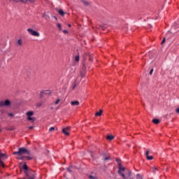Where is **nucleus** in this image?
Returning <instances> with one entry per match:
<instances>
[{
	"label": "nucleus",
	"mask_w": 179,
	"mask_h": 179,
	"mask_svg": "<svg viewBox=\"0 0 179 179\" xmlns=\"http://www.w3.org/2000/svg\"><path fill=\"white\" fill-rule=\"evenodd\" d=\"M13 155H17V156H22V155H30V151L25 148H20L18 151L13 152Z\"/></svg>",
	"instance_id": "nucleus-1"
},
{
	"label": "nucleus",
	"mask_w": 179,
	"mask_h": 179,
	"mask_svg": "<svg viewBox=\"0 0 179 179\" xmlns=\"http://www.w3.org/2000/svg\"><path fill=\"white\" fill-rule=\"evenodd\" d=\"M27 120L31 121V122H34L36 121V117H31V115H34V112L33 111H28L27 113Z\"/></svg>",
	"instance_id": "nucleus-2"
},
{
	"label": "nucleus",
	"mask_w": 179,
	"mask_h": 179,
	"mask_svg": "<svg viewBox=\"0 0 179 179\" xmlns=\"http://www.w3.org/2000/svg\"><path fill=\"white\" fill-rule=\"evenodd\" d=\"M28 33L31 34V36H34L35 37H40V33L36 31L33 30V29L29 28L27 29Z\"/></svg>",
	"instance_id": "nucleus-3"
},
{
	"label": "nucleus",
	"mask_w": 179,
	"mask_h": 179,
	"mask_svg": "<svg viewBox=\"0 0 179 179\" xmlns=\"http://www.w3.org/2000/svg\"><path fill=\"white\" fill-rule=\"evenodd\" d=\"M9 106H10V101L9 99L0 101V107H9Z\"/></svg>",
	"instance_id": "nucleus-4"
},
{
	"label": "nucleus",
	"mask_w": 179,
	"mask_h": 179,
	"mask_svg": "<svg viewBox=\"0 0 179 179\" xmlns=\"http://www.w3.org/2000/svg\"><path fill=\"white\" fill-rule=\"evenodd\" d=\"M122 171H125V168L121 166V165L119 166V170H118V173L122 176V177L125 179V175Z\"/></svg>",
	"instance_id": "nucleus-5"
},
{
	"label": "nucleus",
	"mask_w": 179,
	"mask_h": 179,
	"mask_svg": "<svg viewBox=\"0 0 179 179\" xmlns=\"http://www.w3.org/2000/svg\"><path fill=\"white\" fill-rule=\"evenodd\" d=\"M2 157H5V154L0 153V166L1 167H5V164L2 162Z\"/></svg>",
	"instance_id": "nucleus-6"
},
{
	"label": "nucleus",
	"mask_w": 179,
	"mask_h": 179,
	"mask_svg": "<svg viewBox=\"0 0 179 179\" xmlns=\"http://www.w3.org/2000/svg\"><path fill=\"white\" fill-rule=\"evenodd\" d=\"M63 134L68 136L69 135V127H66L62 129Z\"/></svg>",
	"instance_id": "nucleus-7"
},
{
	"label": "nucleus",
	"mask_w": 179,
	"mask_h": 179,
	"mask_svg": "<svg viewBox=\"0 0 179 179\" xmlns=\"http://www.w3.org/2000/svg\"><path fill=\"white\" fill-rule=\"evenodd\" d=\"M145 156H146L147 159L153 160V156H149V150H147L145 152Z\"/></svg>",
	"instance_id": "nucleus-8"
},
{
	"label": "nucleus",
	"mask_w": 179,
	"mask_h": 179,
	"mask_svg": "<svg viewBox=\"0 0 179 179\" xmlns=\"http://www.w3.org/2000/svg\"><path fill=\"white\" fill-rule=\"evenodd\" d=\"M57 13H59V15H60V16H65V12H64V10H62V9H60V10H59V9H57Z\"/></svg>",
	"instance_id": "nucleus-9"
},
{
	"label": "nucleus",
	"mask_w": 179,
	"mask_h": 179,
	"mask_svg": "<svg viewBox=\"0 0 179 179\" xmlns=\"http://www.w3.org/2000/svg\"><path fill=\"white\" fill-rule=\"evenodd\" d=\"M20 159V160H24V159H27V160H31L33 159V157H29V156H22Z\"/></svg>",
	"instance_id": "nucleus-10"
},
{
	"label": "nucleus",
	"mask_w": 179,
	"mask_h": 179,
	"mask_svg": "<svg viewBox=\"0 0 179 179\" xmlns=\"http://www.w3.org/2000/svg\"><path fill=\"white\" fill-rule=\"evenodd\" d=\"M43 94H51V92H50V91H44V92H41V97H43Z\"/></svg>",
	"instance_id": "nucleus-11"
},
{
	"label": "nucleus",
	"mask_w": 179,
	"mask_h": 179,
	"mask_svg": "<svg viewBox=\"0 0 179 179\" xmlns=\"http://www.w3.org/2000/svg\"><path fill=\"white\" fill-rule=\"evenodd\" d=\"M71 106H79L80 103L78 101H73L71 102Z\"/></svg>",
	"instance_id": "nucleus-12"
},
{
	"label": "nucleus",
	"mask_w": 179,
	"mask_h": 179,
	"mask_svg": "<svg viewBox=\"0 0 179 179\" xmlns=\"http://www.w3.org/2000/svg\"><path fill=\"white\" fill-rule=\"evenodd\" d=\"M103 114V110H100L99 112H96L95 114L96 117H100Z\"/></svg>",
	"instance_id": "nucleus-13"
},
{
	"label": "nucleus",
	"mask_w": 179,
	"mask_h": 179,
	"mask_svg": "<svg viewBox=\"0 0 179 179\" xmlns=\"http://www.w3.org/2000/svg\"><path fill=\"white\" fill-rule=\"evenodd\" d=\"M152 122L153 124H157L160 123V120H159V119H153Z\"/></svg>",
	"instance_id": "nucleus-14"
},
{
	"label": "nucleus",
	"mask_w": 179,
	"mask_h": 179,
	"mask_svg": "<svg viewBox=\"0 0 179 179\" xmlns=\"http://www.w3.org/2000/svg\"><path fill=\"white\" fill-rule=\"evenodd\" d=\"M106 139H108V141H113V139H114V136L112 135H109L106 137Z\"/></svg>",
	"instance_id": "nucleus-15"
},
{
	"label": "nucleus",
	"mask_w": 179,
	"mask_h": 179,
	"mask_svg": "<svg viewBox=\"0 0 179 179\" xmlns=\"http://www.w3.org/2000/svg\"><path fill=\"white\" fill-rule=\"evenodd\" d=\"M103 156L104 162H107V160H111V157L110 156H108V157H104V155H103Z\"/></svg>",
	"instance_id": "nucleus-16"
},
{
	"label": "nucleus",
	"mask_w": 179,
	"mask_h": 179,
	"mask_svg": "<svg viewBox=\"0 0 179 179\" xmlns=\"http://www.w3.org/2000/svg\"><path fill=\"white\" fill-rule=\"evenodd\" d=\"M22 169L23 170H26V171L29 170V167L26 164L22 166Z\"/></svg>",
	"instance_id": "nucleus-17"
},
{
	"label": "nucleus",
	"mask_w": 179,
	"mask_h": 179,
	"mask_svg": "<svg viewBox=\"0 0 179 179\" xmlns=\"http://www.w3.org/2000/svg\"><path fill=\"white\" fill-rule=\"evenodd\" d=\"M17 44H18V45H22V44H23L22 39H19L17 42Z\"/></svg>",
	"instance_id": "nucleus-18"
},
{
	"label": "nucleus",
	"mask_w": 179,
	"mask_h": 179,
	"mask_svg": "<svg viewBox=\"0 0 179 179\" xmlns=\"http://www.w3.org/2000/svg\"><path fill=\"white\" fill-rule=\"evenodd\" d=\"M57 27L59 28V30H62V25H61V24L58 23V24H57Z\"/></svg>",
	"instance_id": "nucleus-19"
},
{
	"label": "nucleus",
	"mask_w": 179,
	"mask_h": 179,
	"mask_svg": "<svg viewBox=\"0 0 179 179\" xmlns=\"http://www.w3.org/2000/svg\"><path fill=\"white\" fill-rule=\"evenodd\" d=\"M75 61H76V62H78V61H79V55L76 56V57H75Z\"/></svg>",
	"instance_id": "nucleus-20"
},
{
	"label": "nucleus",
	"mask_w": 179,
	"mask_h": 179,
	"mask_svg": "<svg viewBox=\"0 0 179 179\" xmlns=\"http://www.w3.org/2000/svg\"><path fill=\"white\" fill-rule=\"evenodd\" d=\"M59 101H61L60 99H57V101L55 102V106H57V104H58Z\"/></svg>",
	"instance_id": "nucleus-21"
},
{
	"label": "nucleus",
	"mask_w": 179,
	"mask_h": 179,
	"mask_svg": "<svg viewBox=\"0 0 179 179\" xmlns=\"http://www.w3.org/2000/svg\"><path fill=\"white\" fill-rule=\"evenodd\" d=\"M71 169H72V166L67 168V170L69 173H72V170H71Z\"/></svg>",
	"instance_id": "nucleus-22"
},
{
	"label": "nucleus",
	"mask_w": 179,
	"mask_h": 179,
	"mask_svg": "<svg viewBox=\"0 0 179 179\" xmlns=\"http://www.w3.org/2000/svg\"><path fill=\"white\" fill-rule=\"evenodd\" d=\"M55 127H50V128L49 129V131H50V132H51V131H55Z\"/></svg>",
	"instance_id": "nucleus-23"
},
{
	"label": "nucleus",
	"mask_w": 179,
	"mask_h": 179,
	"mask_svg": "<svg viewBox=\"0 0 179 179\" xmlns=\"http://www.w3.org/2000/svg\"><path fill=\"white\" fill-rule=\"evenodd\" d=\"M165 42H166V38H164L162 41L161 42V44H164Z\"/></svg>",
	"instance_id": "nucleus-24"
},
{
	"label": "nucleus",
	"mask_w": 179,
	"mask_h": 179,
	"mask_svg": "<svg viewBox=\"0 0 179 179\" xmlns=\"http://www.w3.org/2000/svg\"><path fill=\"white\" fill-rule=\"evenodd\" d=\"M8 115L9 117H13V113H8Z\"/></svg>",
	"instance_id": "nucleus-25"
},
{
	"label": "nucleus",
	"mask_w": 179,
	"mask_h": 179,
	"mask_svg": "<svg viewBox=\"0 0 179 179\" xmlns=\"http://www.w3.org/2000/svg\"><path fill=\"white\" fill-rule=\"evenodd\" d=\"M63 33H64L65 34H66V33H68V30H66V29L63 30Z\"/></svg>",
	"instance_id": "nucleus-26"
},
{
	"label": "nucleus",
	"mask_w": 179,
	"mask_h": 179,
	"mask_svg": "<svg viewBox=\"0 0 179 179\" xmlns=\"http://www.w3.org/2000/svg\"><path fill=\"white\" fill-rule=\"evenodd\" d=\"M83 2L85 5H89V3H88L87 1H83Z\"/></svg>",
	"instance_id": "nucleus-27"
},
{
	"label": "nucleus",
	"mask_w": 179,
	"mask_h": 179,
	"mask_svg": "<svg viewBox=\"0 0 179 179\" xmlns=\"http://www.w3.org/2000/svg\"><path fill=\"white\" fill-rule=\"evenodd\" d=\"M152 73H153V69H152L150 71V75H152Z\"/></svg>",
	"instance_id": "nucleus-28"
},
{
	"label": "nucleus",
	"mask_w": 179,
	"mask_h": 179,
	"mask_svg": "<svg viewBox=\"0 0 179 179\" xmlns=\"http://www.w3.org/2000/svg\"><path fill=\"white\" fill-rule=\"evenodd\" d=\"M176 111L177 114H179V108H178Z\"/></svg>",
	"instance_id": "nucleus-29"
},
{
	"label": "nucleus",
	"mask_w": 179,
	"mask_h": 179,
	"mask_svg": "<svg viewBox=\"0 0 179 179\" xmlns=\"http://www.w3.org/2000/svg\"><path fill=\"white\" fill-rule=\"evenodd\" d=\"M33 128H34L33 126H31L29 127V129H33Z\"/></svg>",
	"instance_id": "nucleus-30"
},
{
	"label": "nucleus",
	"mask_w": 179,
	"mask_h": 179,
	"mask_svg": "<svg viewBox=\"0 0 179 179\" xmlns=\"http://www.w3.org/2000/svg\"><path fill=\"white\" fill-rule=\"evenodd\" d=\"M117 163L120 164V159H116Z\"/></svg>",
	"instance_id": "nucleus-31"
},
{
	"label": "nucleus",
	"mask_w": 179,
	"mask_h": 179,
	"mask_svg": "<svg viewBox=\"0 0 179 179\" xmlns=\"http://www.w3.org/2000/svg\"><path fill=\"white\" fill-rule=\"evenodd\" d=\"M153 170L156 171V170H157V169L156 167H154Z\"/></svg>",
	"instance_id": "nucleus-32"
},
{
	"label": "nucleus",
	"mask_w": 179,
	"mask_h": 179,
	"mask_svg": "<svg viewBox=\"0 0 179 179\" xmlns=\"http://www.w3.org/2000/svg\"><path fill=\"white\" fill-rule=\"evenodd\" d=\"M90 61H93V59H92V57H90Z\"/></svg>",
	"instance_id": "nucleus-33"
},
{
	"label": "nucleus",
	"mask_w": 179,
	"mask_h": 179,
	"mask_svg": "<svg viewBox=\"0 0 179 179\" xmlns=\"http://www.w3.org/2000/svg\"><path fill=\"white\" fill-rule=\"evenodd\" d=\"M69 27H71V24H69Z\"/></svg>",
	"instance_id": "nucleus-34"
},
{
	"label": "nucleus",
	"mask_w": 179,
	"mask_h": 179,
	"mask_svg": "<svg viewBox=\"0 0 179 179\" xmlns=\"http://www.w3.org/2000/svg\"><path fill=\"white\" fill-rule=\"evenodd\" d=\"M1 131H2V129H0V132H1Z\"/></svg>",
	"instance_id": "nucleus-35"
},
{
	"label": "nucleus",
	"mask_w": 179,
	"mask_h": 179,
	"mask_svg": "<svg viewBox=\"0 0 179 179\" xmlns=\"http://www.w3.org/2000/svg\"><path fill=\"white\" fill-rule=\"evenodd\" d=\"M55 19H56V20H57V17H55Z\"/></svg>",
	"instance_id": "nucleus-36"
},
{
	"label": "nucleus",
	"mask_w": 179,
	"mask_h": 179,
	"mask_svg": "<svg viewBox=\"0 0 179 179\" xmlns=\"http://www.w3.org/2000/svg\"><path fill=\"white\" fill-rule=\"evenodd\" d=\"M29 179H34V178H29Z\"/></svg>",
	"instance_id": "nucleus-37"
}]
</instances>
